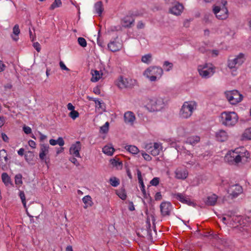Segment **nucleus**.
Wrapping results in <instances>:
<instances>
[{"label": "nucleus", "mask_w": 251, "mask_h": 251, "mask_svg": "<svg viewBox=\"0 0 251 251\" xmlns=\"http://www.w3.org/2000/svg\"><path fill=\"white\" fill-rule=\"evenodd\" d=\"M250 159V154L249 151L243 148L237 149L234 151H230L225 157L226 161L229 164H238L239 162L245 163Z\"/></svg>", "instance_id": "obj_1"}, {"label": "nucleus", "mask_w": 251, "mask_h": 251, "mask_svg": "<svg viewBox=\"0 0 251 251\" xmlns=\"http://www.w3.org/2000/svg\"><path fill=\"white\" fill-rule=\"evenodd\" d=\"M227 1L222 0L220 5H214L213 11L216 17L220 20H225L228 17V10L226 7Z\"/></svg>", "instance_id": "obj_2"}, {"label": "nucleus", "mask_w": 251, "mask_h": 251, "mask_svg": "<svg viewBox=\"0 0 251 251\" xmlns=\"http://www.w3.org/2000/svg\"><path fill=\"white\" fill-rule=\"evenodd\" d=\"M221 120L224 125L232 126L238 122V117L234 112H224L221 114Z\"/></svg>", "instance_id": "obj_3"}, {"label": "nucleus", "mask_w": 251, "mask_h": 251, "mask_svg": "<svg viewBox=\"0 0 251 251\" xmlns=\"http://www.w3.org/2000/svg\"><path fill=\"white\" fill-rule=\"evenodd\" d=\"M197 108L195 101H190L185 102L180 111V115L183 118H188L191 116L193 111Z\"/></svg>", "instance_id": "obj_4"}, {"label": "nucleus", "mask_w": 251, "mask_h": 251, "mask_svg": "<svg viewBox=\"0 0 251 251\" xmlns=\"http://www.w3.org/2000/svg\"><path fill=\"white\" fill-rule=\"evenodd\" d=\"M198 71L202 77L207 78L215 73V67L211 64L205 63L204 65H199Z\"/></svg>", "instance_id": "obj_5"}, {"label": "nucleus", "mask_w": 251, "mask_h": 251, "mask_svg": "<svg viewBox=\"0 0 251 251\" xmlns=\"http://www.w3.org/2000/svg\"><path fill=\"white\" fill-rule=\"evenodd\" d=\"M163 74V70L158 67H150L144 72V75L151 81H155L157 77H160Z\"/></svg>", "instance_id": "obj_6"}, {"label": "nucleus", "mask_w": 251, "mask_h": 251, "mask_svg": "<svg viewBox=\"0 0 251 251\" xmlns=\"http://www.w3.org/2000/svg\"><path fill=\"white\" fill-rule=\"evenodd\" d=\"M146 107L151 111L159 110L162 107L163 101L161 99L151 97L147 99Z\"/></svg>", "instance_id": "obj_7"}, {"label": "nucleus", "mask_w": 251, "mask_h": 251, "mask_svg": "<svg viewBox=\"0 0 251 251\" xmlns=\"http://www.w3.org/2000/svg\"><path fill=\"white\" fill-rule=\"evenodd\" d=\"M226 98L231 104H236L243 100V96L237 90H232L225 92Z\"/></svg>", "instance_id": "obj_8"}, {"label": "nucleus", "mask_w": 251, "mask_h": 251, "mask_svg": "<svg viewBox=\"0 0 251 251\" xmlns=\"http://www.w3.org/2000/svg\"><path fill=\"white\" fill-rule=\"evenodd\" d=\"M244 61V54H239L234 59H229L228 61V67L230 68H235L240 66Z\"/></svg>", "instance_id": "obj_9"}, {"label": "nucleus", "mask_w": 251, "mask_h": 251, "mask_svg": "<svg viewBox=\"0 0 251 251\" xmlns=\"http://www.w3.org/2000/svg\"><path fill=\"white\" fill-rule=\"evenodd\" d=\"M81 148V145L79 141H76L72 145L70 148V153L75 157H81L79 151Z\"/></svg>", "instance_id": "obj_10"}, {"label": "nucleus", "mask_w": 251, "mask_h": 251, "mask_svg": "<svg viewBox=\"0 0 251 251\" xmlns=\"http://www.w3.org/2000/svg\"><path fill=\"white\" fill-rule=\"evenodd\" d=\"M160 211L163 216H169L172 210V204L170 202H162L160 205Z\"/></svg>", "instance_id": "obj_11"}, {"label": "nucleus", "mask_w": 251, "mask_h": 251, "mask_svg": "<svg viewBox=\"0 0 251 251\" xmlns=\"http://www.w3.org/2000/svg\"><path fill=\"white\" fill-rule=\"evenodd\" d=\"M243 192L242 186L238 184L230 186L228 189V194L233 197H236Z\"/></svg>", "instance_id": "obj_12"}, {"label": "nucleus", "mask_w": 251, "mask_h": 251, "mask_svg": "<svg viewBox=\"0 0 251 251\" xmlns=\"http://www.w3.org/2000/svg\"><path fill=\"white\" fill-rule=\"evenodd\" d=\"M183 6L182 4L176 2L174 4V5L169 9L171 13L175 15H179L183 10Z\"/></svg>", "instance_id": "obj_13"}, {"label": "nucleus", "mask_w": 251, "mask_h": 251, "mask_svg": "<svg viewBox=\"0 0 251 251\" xmlns=\"http://www.w3.org/2000/svg\"><path fill=\"white\" fill-rule=\"evenodd\" d=\"M7 156V152L5 150L2 149L0 151V167L3 170H4L6 167V164L8 160Z\"/></svg>", "instance_id": "obj_14"}, {"label": "nucleus", "mask_w": 251, "mask_h": 251, "mask_svg": "<svg viewBox=\"0 0 251 251\" xmlns=\"http://www.w3.org/2000/svg\"><path fill=\"white\" fill-rule=\"evenodd\" d=\"M116 85L121 89L131 87V84L129 82V80L123 76L120 77L116 82Z\"/></svg>", "instance_id": "obj_15"}, {"label": "nucleus", "mask_w": 251, "mask_h": 251, "mask_svg": "<svg viewBox=\"0 0 251 251\" xmlns=\"http://www.w3.org/2000/svg\"><path fill=\"white\" fill-rule=\"evenodd\" d=\"M176 177L177 179H185L188 175L187 170L184 168H178L175 171Z\"/></svg>", "instance_id": "obj_16"}, {"label": "nucleus", "mask_w": 251, "mask_h": 251, "mask_svg": "<svg viewBox=\"0 0 251 251\" xmlns=\"http://www.w3.org/2000/svg\"><path fill=\"white\" fill-rule=\"evenodd\" d=\"M40 151L39 153V158L43 160L45 158L46 155L49 153V145L48 144H41L40 145Z\"/></svg>", "instance_id": "obj_17"}, {"label": "nucleus", "mask_w": 251, "mask_h": 251, "mask_svg": "<svg viewBox=\"0 0 251 251\" xmlns=\"http://www.w3.org/2000/svg\"><path fill=\"white\" fill-rule=\"evenodd\" d=\"M176 198L182 203L187 204L189 205H191L193 202L191 201L189 198H187L184 195L181 193H177L175 194Z\"/></svg>", "instance_id": "obj_18"}, {"label": "nucleus", "mask_w": 251, "mask_h": 251, "mask_svg": "<svg viewBox=\"0 0 251 251\" xmlns=\"http://www.w3.org/2000/svg\"><path fill=\"white\" fill-rule=\"evenodd\" d=\"M216 138L219 141L224 142L227 139L228 134L226 131L221 129L216 132Z\"/></svg>", "instance_id": "obj_19"}, {"label": "nucleus", "mask_w": 251, "mask_h": 251, "mask_svg": "<svg viewBox=\"0 0 251 251\" xmlns=\"http://www.w3.org/2000/svg\"><path fill=\"white\" fill-rule=\"evenodd\" d=\"M135 120V117L133 112L127 111L125 113L124 120L125 123L132 125Z\"/></svg>", "instance_id": "obj_20"}, {"label": "nucleus", "mask_w": 251, "mask_h": 251, "mask_svg": "<svg viewBox=\"0 0 251 251\" xmlns=\"http://www.w3.org/2000/svg\"><path fill=\"white\" fill-rule=\"evenodd\" d=\"M218 196L216 194H212L207 197L205 203L207 205L213 206L215 205Z\"/></svg>", "instance_id": "obj_21"}, {"label": "nucleus", "mask_w": 251, "mask_h": 251, "mask_svg": "<svg viewBox=\"0 0 251 251\" xmlns=\"http://www.w3.org/2000/svg\"><path fill=\"white\" fill-rule=\"evenodd\" d=\"M108 48L111 51L115 52L120 50L121 45L119 42L113 41L108 44Z\"/></svg>", "instance_id": "obj_22"}, {"label": "nucleus", "mask_w": 251, "mask_h": 251, "mask_svg": "<svg viewBox=\"0 0 251 251\" xmlns=\"http://www.w3.org/2000/svg\"><path fill=\"white\" fill-rule=\"evenodd\" d=\"M134 22L132 17L126 16L122 20V25L124 27H130Z\"/></svg>", "instance_id": "obj_23"}, {"label": "nucleus", "mask_w": 251, "mask_h": 251, "mask_svg": "<svg viewBox=\"0 0 251 251\" xmlns=\"http://www.w3.org/2000/svg\"><path fill=\"white\" fill-rule=\"evenodd\" d=\"M91 74L92 75V77L91 80L92 82L98 81L102 75V73L100 74V72L97 70H91Z\"/></svg>", "instance_id": "obj_24"}, {"label": "nucleus", "mask_w": 251, "mask_h": 251, "mask_svg": "<svg viewBox=\"0 0 251 251\" xmlns=\"http://www.w3.org/2000/svg\"><path fill=\"white\" fill-rule=\"evenodd\" d=\"M95 10L99 15V16H100L103 11V4L102 1H99L97 2L95 4Z\"/></svg>", "instance_id": "obj_25"}, {"label": "nucleus", "mask_w": 251, "mask_h": 251, "mask_svg": "<svg viewBox=\"0 0 251 251\" xmlns=\"http://www.w3.org/2000/svg\"><path fill=\"white\" fill-rule=\"evenodd\" d=\"M20 33V30L19 28V25H15L13 28V34L14 35V36H13V34L11 35V37L14 41H16L18 40V36L19 35Z\"/></svg>", "instance_id": "obj_26"}, {"label": "nucleus", "mask_w": 251, "mask_h": 251, "mask_svg": "<svg viewBox=\"0 0 251 251\" xmlns=\"http://www.w3.org/2000/svg\"><path fill=\"white\" fill-rule=\"evenodd\" d=\"M200 140V137L198 136H192L187 138L186 143L191 145H194L198 143Z\"/></svg>", "instance_id": "obj_27"}, {"label": "nucleus", "mask_w": 251, "mask_h": 251, "mask_svg": "<svg viewBox=\"0 0 251 251\" xmlns=\"http://www.w3.org/2000/svg\"><path fill=\"white\" fill-rule=\"evenodd\" d=\"M114 148L109 145L105 146L102 148V151L104 153L108 155H112L114 151Z\"/></svg>", "instance_id": "obj_28"}, {"label": "nucleus", "mask_w": 251, "mask_h": 251, "mask_svg": "<svg viewBox=\"0 0 251 251\" xmlns=\"http://www.w3.org/2000/svg\"><path fill=\"white\" fill-rule=\"evenodd\" d=\"M82 201L85 204V206H84V208L86 209L88 206H91L93 204V202L91 200V198L90 196L87 195L85 196L82 199Z\"/></svg>", "instance_id": "obj_29"}, {"label": "nucleus", "mask_w": 251, "mask_h": 251, "mask_svg": "<svg viewBox=\"0 0 251 251\" xmlns=\"http://www.w3.org/2000/svg\"><path fill=\"white\" fill-rule=\"evenodd\" d=\"M1 179L5 185L8 186L9 184L12 185L10 177L9 176L8 174L6 173H3L1 175Z\"/></svg>", "instance_id": "obj_30"}, {"label": "nucleus", "mask_w": 251, "mask_h": 251, "mask_svg": "<svg viewBox=\"0 0 251 251\" xmlns=\"http://www.w3.org/2000/svg\"><path fill=\"white\" fill-rule=\"evenodd\" d=\"M125 149L129 152L133 154H136L139 152V150L135 146L128 145L125 147Z\"/></svg>", "instance_id": "obj_31"}, {"label": "nucleus", "mask_w": 251, "mask_h": 251, "mask_svg": "<svg viewBox=\"0 0 251 251\" xmlns=\"http://www.w3.org/2000/svg\"><path fill=\"white\" fill-rule=\"evenodd\" d=\"M19 196H20V198L21 199V201H22V203H23V204L24 205V208L26 210V211L27 212V215L29 217H33V216L30 215L29 214V213H28V211H27V208L26 207V205L25 196L24 192L23 191H20V194H19Z\"/></svg>", "instance_id": "obj_32"}, {"label": "nucleus", "mask_w": 251, "mask_h": 251, "mask_svg": "<svg viewBox=\"0 0 251 251\" xmlns=\"http://www.w3.org/2000/svg\"><path fill=\"white\" fill-rule=\"evenodd\" d=\"M242 138V140H251V127L244 131Z\"/></svg>", "instance_id": "obj_33"}, {"label": "nucleus", "mask_w": 251, "mask_h": 251, "mask_svg": "<svg viewBox=\"0 0 251 251\" xmlns=\"http://www.w3.org/2000/svg\"><path fill=\"white\" fill-rule=\"evenodd\" d=\"M117 195L123 200H125L126 198V195L124 189H120L116 192Z\"/></svg>", "instance_id": "obj_34"}, {"label": "nucleus", "mask_w": 251, "mask_h": 251, "mask_svg": "<svg viewBox=\"0 0 251 251\" xmlns=\"http://www.w3.org/2000/svg\"><path fill=\"white\" fill-rule=\"evenodd\" d=\"M152 55L151 54H147L142 56L141 60L143 62L149 64L151 61Z\"/></svg>", "instance_id": "obj_35"}, {"label": "nucleus", "mask_w": 251, "mask_h": 251, "mask_svg": "<svg viewBox=\"0 0 251 251\" xmlns=\"http://www.w3.org/2000/svg\"><path fill=\"white\" fill-rule=\"evenodd\" d=\"M110 184L113 187H117L120 184V180L116 177H112L109 179Z\"/></svg>", "instance_id": "obj_36"}, {"label": "nucleus", "mask_w": 251, "mask_h": 251, "mask_svg": "<svg viewBox=\"0 0 251 251\" xmlns=\"http://www.w3.org/2000/svg\"><path fill=\"white\" fill-rule=\"evenodd\" d=\"M62 2L61 0H54V1L51 4L50 7V9L52 10L56 7L61 6Z\"/></svg>", "instance_id": "obj_37"}, {"label": "nucleus", "mask_w": 251, "mask_h": 251, "mask_svg": "<svg viewBox=\"0 0 251 251\" xmlns=\"http://www.w3.org/2000/svg\"><path fill=\"white\" fill-rule=\"evenodd\" d=\"M22 176L21 174H17L15 176V182L17 185H21L23 183L22 180Z\"/></svg>", "instance_id": "obj_38"}, {"label": "nucleus", "mask_w": 251, "mask_h": 251, "mask_svg": "<svg viewBox=\"0 0 251 251\" xmlns=\"http://www.w3.org/2000/svg\"><path fill=\"white\" fill-rule=\"evenodd\" d=\"M137 176H138L139 183L141 185V188L145 187V185H144V182H143V180L142 177L141 172L139 170H138V171H137Z\"/></svg>", "instance_id": "obj_39"}, {"label": "nucleus", "mask_w": 251, "mask_h": 251, "mask_svg": "<svg viewBox=\"0 0 251 251\" xmlns=\"http://www.w3.org/2000/svg\"><path fill=\"white\" fill-rule=\"evenodd\" d=\"M79 113L75 110H73L69 114V117L72 118L73 120H75L76 118L79 117Z\"/></svg>", "instance_id": "obj_40"}, {"label": "nucleus", "mask_w": 251, "mask_h": 251, "mask_svg": "<svg viewBox=\"0 0 251 251\" xmlns=\"http://www.w3.org/2000/svg\"><path fill=\"white\" fill-rule=\"evenodd\" d=\"M79 45L82 47H85L87 46V42L83 37H79L77 39Z\"/></svg>", "instance_id": "obj_41"}, {"label": "nucleus", "mask_w": 251, "mask_h": 251, "mask_svg": "<svg viewBox=\"0 0 251 251\" xmlns=\"http://www.w3.org/2000/svg\"><path fill=\"white\" fill-rule=\"evenodd\" d=\"M37 207H39L38 205L30 204L28 205V209L33 214L35 215Z\"/></svg>", "instance_id": "obj_42"}, {"label": "nucleus", "mask_w": 251, "mask_h": 251, "mask_svg": "<svg viewBox=\"0 0 251 251\" xmlns=\"http://www.w3.org/2000/svg\"><path fill=\"white\" fill-rule=\"evenodd\" d=\"M109 125V123L108 122H106L103 126L100 127V131H101L102 133H106L108 130Z\"/></svg>", "instance_id": "obj_43"}, {"label": "nucleus", "mask_w": 251, "mask_h": 251, "mask_svg": "<svg viewBox=\"0 0 251 251\" xmlns=\"http://www.w3.org/2000/svg\"><path fill=\"white\" fill-rule=\"evenodd\" d=\"M159 182V179L158 177H154L150 182V183L153 186H157Z\"/></svg>", "instance_id": "obj_44"}, {"label": "nucleus", "mask_w": 251, "mask_h": 251, "mask_svg": "<svg viewBox=\"0 0 251 251\" xmlns=\"http://www.w3.org/2000/svg\"><path fill=\"white\" fill-rule=\"evenodd\" d=\"M26 160H30L33 157V154L31 151H28L25 155Z\"/></svg>", "instance_id": "obj_45"}, {"label": "nucleus", "mask_w": 251, "mask_h": 251, "mask_svg": "<svg viewBox=\"0 0 251 251\" xmlns=\"http://www.w3.org/2000/svg\"><path fill=\"white\" fill-rule=\"evenodd\" d=\"M142 155L144 157V159L146 160V161H149L151 160V156L149 154L146 153L144 151L142 152Z\"/></svg>", "instance_id": "obj_46"}, {"label": "nucleus", "mask_w": 251, "mask_h": 251, "mask_svg": "<svg viewBox=\"0 0 251 251\" xmlns=\"http://www.w3.org/2000/svg\"><path fill=\"white\" fill-rule=\"evenodd\" d=\"M150 149H151V151H150L151 153L153 156H155L158 155L160 152V151H159L158 150L153 149H152V147H151Z\"/></svg>", "instance_id": "obj_47"}, {"label": "nucleus", "mask_w": 251, "mask_h": 251, "mask_svg": "<svg viewBox=\"0 0 251 251\" xmlns=\"http://www.w3.org/2000/svg\"><path fill=\"white\" fill-rule=\"evenodd\" d=\"M70 161L72 162L73 164H74L75 165H76V166H78L79 165V162H78V161L77 160V159L74 157V156L73 157H71L70 159H69Z\"/></svg>", "instance_id": "obj_48"}, {"label": "nucleus", "mask_w": 251, "mask_h": 251, "mask_svg": "<svg viewBox=\"0 0 251 251\" xmlns=\"http://www.w3.org/2000/svg\"><path fill=\"white\" fill-rule=\"evenodd\" d=\"M59 65H60V68L61 69V70H65V71H70L69 69L64 64V63L62 62V61H60L59 62Z\"/></svg>", "instance_id": "obj_49"}, {"label": "nucleus", "mask_w": 251, "mask_h": 251, "mask_svg": "<svg viewBox=\"0 0 251 251\" xmlns=\"http://www.w3.org/2000/svg\"><path fill=\"white\" fill-rule=\"evenodd\" d=\"M23 130L25 133L28 134L31 132V129L29 126H25L23 127Z\"/></svg>", "instance_id": "obj_50"}, {"label": "nucleus", "mask_w": 251, "mask_h": 251, "mask_svg": "<svg viewBox=\"0 0 251 251\" xmlns=\"http://www.w3.org/2000/svg\"><path fill=\"white\" fill-rule=\"evenodd\" d=\"M111 164L114 166H118V165H122V163L119 162L118 161L116 160V159H111Z\"/></svg>", "instance_id": "obj_51"}, {"label": "nucleus", "mask_w": 251, "mask_h": 251, "mask_svg": "<svg viewBox=\"0 0 251 251\" xmlns=\"http://www.w3.org/2000/svg\"><path fill=\"white\" fill-rule=\"evenodd\" d=\"M164 66H169V68L167 69V71H168L172 68L173 65L172 63L168 61H165L164 63Z\"/></svg>", "instance_id": "obj_52"}, {"label": "nucleus", "mask_w": 251, "mask_h": 251, "mask_svg": "<svg viewBox=\"0 0 251 251\" xmlns=\"http://www.w3.org/2000/svg\"><path fill=\"white\" fill-rule=\"evenodd\" d=\"M56 141L57 144H58L60 146H63L64 145V141L62 137H59Z\"/></svg>", "instance_id": "obj_53"}, {"label": "nucleus", "mask_w": 251, "mask_h": 251, "mask_svg": "<svg viewBox=\"0 0 251 251\" xmlns=\"http://www.w3.org/2000/svg\"><path fill=\"white\" fill-rule=\"evenodd\" d=\"M33 47L38 52H39L40 51V50H41L40 45L38 42L34 43Z\"/></svg>", "instance_id": "obj_54"}, {"label": "nucleus", "mask_w": 251, "mask_h": 251, "mask_svg": "<svg viewBox=\"0 0 251 251\" xmlns=\"http://www.w3.org/2000/svg\"><path fill=\"white\" fill-rule=\"evenodd\" d=\"M154 199L155 201H159L162 199V195L160 193V192H157L155 194V195L154 196Z\"/></svg>", "instance_id": "obj_55"}, {"label": "nucleus", "mask_w": 251, "mask_h": 251, "mask_svg": "<svg viewBox=\"0 0 251 251\" xmlns=\"http://www.w3.org/2000/svg\"><path fill=\"white\" fill-rule=\"evenodd\" d=\"M128 209L131 211L135 210L134 206L132 201L129 202Z\"/></svg>", "instance_id": "obj_56"}, {"label": "nucleus", "mask_w": 251, "mask_h": 251, "mask_svg": "<svg viewBox=\"0 0 251 251\" xmlns=\"http://www.w3.org/2000/svg\"><path fill=\"white\" fill-rule=\"evenodd\" d=\"M1 137H2V140L5 142H8V141H9V138L8 137V136L4 133H1Z\"/></svg>", "instance_id": "obj_57"}, {"label": "nucleus", "mask_w": 251, "mask_h": 251, "mask_svg": "<svg viewBox=\"0 0 251 251\" xmlns=\"http://www.w3.org/2000/svg\"><path fill=\"white\" fill-rule=\"evenodd\" d=\"M161 147L160 144H159L157 143H154L153 147L152 148L153 149L158 150L159 151H160L161 149Z\"/></svg>", "instance_id": "obj_58"}, {"label": "nucleus", "mask_w": 251, "mask_h": 251, "mask_svg": "<svg viewBox=\"0 0 251 251\" xmlns=\"http://www.w3.org/2000/svg\"><path fill=\"white\" fill-rule=\"evenodd\" d=\"M6 66L2 61L0 60V72H3Z\"/></svg>", "instance_id": "obj_59"}, {"label": "nucleus", "mask_w": 251, "mask_h": 251, "mask_svg": "<svg viewBox=\"0 0 251 251\" xmlns=\"http://www.w3.org/2000/svg\"><path fill=\"white\" fill-rule=\"evenodd\" d=\"M67 106L68 109L71 111L75 110V106L71 103H69Z\"/></svg>", "instance_id": "obj_60"}, {"label": "nucleus", "mask_w": 251, "mask_h": 251, "mask_svg": "<svg viewBox=\"0 0 251 251\" xmlns=\"http://www.w3.org/2000/svg\"><path fill=\"white\" fill-rule=\"evenodd\" d=\"M28 144L29 146L32 148H35L36 147V143L34 141L29 140L28 142Z\"/></svg>", "instance_id": "obj_61"}, {"label": "nucleus", "mask_w": 251, "mask_h": 251, "mask_svg": "<svg viewBox=\"0 0 251 251\" xmlns=\"http://www.w3.org/2000/svg\"><path fill=\"white\" fill-rule=\"evenodd\" d=\"M39 134L40 135V141L42 142L47 138V136L43 134L41 132H39Z\"/></svg>", "instance_id": "obj_62"}, {"label": "nucleus", "mask_w": 251, "mask_h": 251, "mask_svg": "<svg viewBox=\"0 0 251 251\" xmlns=\"http://www.w3.org/2000/svg\"><path fill=\"white\" fill-rule=\"evenodd\" d=\"M93 92L96 94L99 95L100 93V90L98 87H96L94 88Z\"/></svg>", "instance_id": "obj_63"}, {"label": "nucleus", "mask_w": 251, "mask_h": 251, "mask_svg": "<svg viewBox=\"0 0 251 251\" xmlns=\"http://www.w3.org/2000/svg\"><path fill=\"white\" fill-rule=\"evenodd\" d=\"M144 24L142 22H139L137 25V27L138 29H142L144 28Z\"/></svg>", "instance_id": "obj_64"}]
</instances>
